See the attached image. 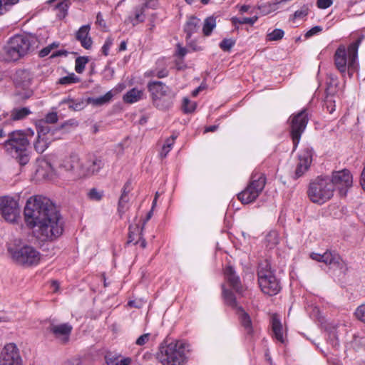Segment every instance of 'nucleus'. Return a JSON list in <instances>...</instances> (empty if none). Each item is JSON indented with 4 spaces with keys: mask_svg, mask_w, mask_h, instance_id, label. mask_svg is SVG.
Listing matches in <instances>:
<instances>
[{
    "mask_svg": "<svg viewBox=\"0 0 365 365\" xmlns=\"http://www.w3.org/2000/svg\"><path fill=\"white\" fill-rule=\"evenodd\" d=\"M24 219L29 227H37V237L43 241H53L63 231L61 215L52 201L43 195L29 197L24 210Z\"/></svg>",
    "mask_w": 365,
    "mask_h": 365,
    "instance_id": "1",
    "label": "nucleus"
},
{
    "mask_svg": "<svg viewBox=\"0 0 365 365\" xmlns=\"http://www.w3.org/2000/svg\"><path fill=\"white\" fill-rule=\"evenodd\" d=\"M363 37L358 38L355 41L349 45L347 48L344 45H340L334 55V65L337 70L343 75L348 71L350 76L357 71L358 49L362 41Z\"/></svg>",
    "mask_w": 365,
    "mask_h": 365,
    "instance_id": "2",
    "label": "nucleus"
},
{
    "mask_svg": "<svg viewBox=\"0 0 365 365\" xmlns=\"http://www.w3.org/2000/svg\"><path fill=\"white\" fill-rule=\"evenodd\" d=\"M187 348L188 344L181 341L161 344L157 359L163 365H184L187 359Z\"/></svg>",
    "mask_w": 365,
    "mask_h": 365,
    "instance_id": "3",
    "label": "nucleus"
},
{
    "mask_svg": "<svg viewBox=\"0 0 365 365\" xmlns=\"http://www.w3.org/2000/svg\"><path fill=\"white\" fill-rule=\"evenodd\" d=\"M29 140L21 130L9 133L8 140L4 143L6 151L15 158L21 165H25L29 161Z\"/></svg>",
    "mask_w": 365,
    "mask_h": 365,
    "instance_id": "4",
    "label": "nucleus"
},
{
    "mask_svg": "<svg viewBox=\"0 0 365 365\" xmlns=\"http://www.w3.org/2000/svg\"><path fill=\"white\" fill-rule=\"evenodd\" d=\"M334 192V185L329 176H318L312 180L307 189L309 199L318 205H322L329 200Z\"/></svg>",
    "mask_w": 365,
    "mask_h": 365,
    "instance_id": "5",
    "label": "nucleus"
},
{
    "mask_svg": "<svg viewBox=\"0 0 365 365\" xmlns=\"http://www.w3.org/2000/svg\"><path fill=\"white\" fill-rule=\"evenodd\" d=\"M36 42L32 36L16 35L11 37L4 48L5 59L9 61L20 59L34 49Z\"/></svg>",
    "mask_w": 365,
    "mask_h": 365,
    "instance_id": "6",
    "label": "nucleus"
},
{
    "mask_svg": "<svg viewBox=\"0 0 365 365\" xmlns=\"http://www.w3.org/2000/svg\"><path fill=\"white\" fill-rule=\"evenodd\" d=\"M265 185V175L257 170L253 171L248 185L237 195L238 200L243 204L253 202L262 192Z\"/></svg>",
    "mask_w": 365,
    "mask_h": 365,
    "instance_id": "7",
    "label": "nucleus"
},
{
    "mask_svg": "<svg viewBox=\"0 0 365 365\" xmlns=\"http://www.w3.org/2000/svg\"><path fill=\"white\" fill-rule=\"evenodd\" d=\"M257 277L259 287L264 294L274 296L281 290L279 281L271 270L270 264L267 261L259 264Z\"/></svg>",
    "mask_w": 365,
    "mask_h": 365,
    "instance_id": "8",
    "label": "nucleus"
},
{
    "mask_svg": "<svg viewBox=\"0 0 365 365\" xmlns=\"http://www.w3.org/2000/svg\"><path fill=\"white\" fill-rule=\"evenodd\" d=\"M8 252L16 263L24 267L37 265L41 257V253L37 250L28 245L21 247H9Z\"/></svg>",
    "mask_w": 365,
    "mask_h": 365,
    "instance_id": "9",
    "label": "nucleus"
},
{
    "mask_svg": "<svg viewBox=\"0 0 365 365\" xmlns=\"http://www.w3.org/2000/svg\"><path fill=\"white\" fill-rule=\"evenodd\" d=\"M154 105L162 110L168 109L173 105V95L171 89L161 81H151L148 84Z\"/></svg>",
    "mask_w": 365,
    "mask_h": 365,
    "instance_id": "10",
    "label": "nucleus"
},
{
    "mask_svg": "<svg viewBox=\"0 0 365 365\" xmlns=\"http://www.w3.org/2000/svg\"><path fill=\"white\" fill-rule=\"evenodd\" d=\"M308 120L306 109H303L298 113L292 115L290 132L294 144V149H296L299 142L301 135L307 127Z\"/></svg>",
    "mask_w": 365,
    "mask_h": 365,
    "instance_id": "11",
    "label": "nucleus"
},
{
    "mask_svg": "<svg viewBox=\"0 0 365 365\" xmlns=\"http://www.w3.org/2000/svg\"><path fill=\"white\" fill-rule=\"evenodd\" d=\"M330 180L334 185V188L336 187L339 190L341 197L346 195L348 189L351 187L353 184L352 175L347 169L332 172Z\"/></svg>",
    "mask_w": 365,
    "mask_h": 365,
    "instance_id": "12",
    "label": "nucleus"
},
{
    "mask_svg": "<svg viewBox=\"0 0 365 365\" xmlns=\"http://www.w3.org/2000/svg\"><path fill=\"white\" fill-rule=\"evenodd\" d=\"M0 212L6 221L16 222L20 213L18 202L9 196L0 197Z\"/></svg>",
    "mask_w": 365,
    "mask_h": 365,
    "instance_id": "13",
    "label": "nucleus"
},
{
    "mask_svg": "<svg viewBox=\"0 0 365 365\" xmlns=\"http://www.w3.org/2000/svg\"><path fill=\"white\" fill-rule=\"evenodd\" d=\"M0 365H21L19 351L15 344L4 346L1 353Z\"/></svg>",
    "mask_w": 365,
    "mask_h": 365,
    "instance_id": "14",
    "label": "nucleus"
},
{
    "mask_svg": "<svg viewBox=\"0 0 365 365\" xmlns=\"http://www.w3.org/2000/svg\"><path fill=\"white\" fill-rule=\"evenodd\" d=\"M311 258L317 262H324L330 268H341L343 261L340 256L335 252L327 251L324 254L312 253Z\"/></svg>",
    "mask_w": 365,
    "mask_h": 365,
    "instance_id": "15",
    "label": "nucleus"
},
{
    "mask_svg": "<svg viewBox=\"0 0 365 365\" xmlns=\"http://www.w3.org/2000/svg\"><path fill=\"white\" fill-rule=\"evenodd\" d=\"M313 150L310 148H304L299 155V163L297 165L294 178L302 176L309 169L312 161Z\"/></svg>",
    "mask_w": 365,
    "mask_h": 365,
    "instance_id": "16",
    "label": "nucleus"
},
{
    "mask_svg": "<svg viewBox=\"0 0 365 365\" xmlns=\"http://www.w3.org/2000/svg\"><path fill=\"white\" fill-rule=\"evenodd\" d=\"M72 329V326L68 323L60 324H51L48 330L53 334L56 339H58L61 343L66 344L69 340V336Z\"/></svg>",
    "mask_w": 365,
    "mask_h": 365,
    "instance_id": "17",
    "label": "nucleus"
},
{
    "mask_svg": "<svg viewBox=\"0 0 365 365\" xmlns=\"http://www.w3.org/2000/svg\"><path fill=\"white\" fill-rule=\"evenodd\" d=\"M104 163L100 158L93 157L88 159L80 166V175L88 176L98 173L103 167Z\"/></svg>",
    "mask_w": 365,
    "mask_h": 365,
    "instance_id": "18",
    "label": "nucleus"
},
{
    "mask_svg": "<svg viewBox=\"0 0 365 365\" xmlns=\"http://www.w3.org/2000/svg\"><path fill=\"white\" fill-rule=\"evenodd\" d=\"M225 275L229 285L242 297L246 291V288L241 284L240 277L236 274L234 268L231 266L226 267Z\"/></svg>",
    "mask_w": 365,
    "mask_h": 365,
    "instance_id": "19",
    "label": "nucleus"
},
{
    "mask_svg": "<svg viewBox=\"0 0 365 365\" xmlns=\"http://www.w3.org/2000/svg\"><path fill=\"white\" fill-rule=\"evenodd\" d=\"M90 29V25L86 24L80 27L76 33V40L81 43L82 47L88 50L91 48L93 44V41L89 36Z\"/></svg>",
    "mask_w": 365,
    "mask_h": 365,
    "instance_id": "20",
    "label": "nucleus"
},
{
    "mask_svg": "<svg viewBox=\"0 0 365 365\" xmlns=\"http://www.w3.org/2000/svg\"><path fill=\"white\" fill-rule=\"evenodd\" d=\"M83 165L80 163V158L76 154H72L66 158L61 164V167L67 171H74L80 175V166Z\"/></svg>",
    "mask_w": 365,
    "mask_h": 365,
    "instance_id": "21",
    "label": "nucleus"
},
{
    "mask_svg": "<svg viewBox=\"0 0 365 365\" xmlns=\"http://www.w3.org/2000/svg\"><path fill=\"white\" fill-rule=\"evenodd\" d=\"M237 314L239 318L241 326L244 328L245 331L247 335L252 336L253 334V327L251 318L248 313H247L242 307H239L237 311Z\"/></svg>",
    "mask_w": 365,
    "mask_h": 365,
    "instance_id": "22",
    "label": "nucleus"
},
{
    "mask_svg": "<svg viewBox=\"0 0 365 365\" xmlns=\"http://www.w3.org/2000/svg\"><path fill=\"white\" fill-rule=\"evenodd\" d=\"M200 26L201 21L200 19L195 16H190L184 26V31L186 34V39L188 40L191 38L193 34L197 32Z\"/></svg>",
    "mask_w": 365,
    "mask_h": 365,
    "instance_id": "23",
    "label": "nucleus"
},
{
    "mask_svg": "<svg viewBox=\"0 0 365 365\" xmlns=\"http://www.w3.org/2000/svg\"><path fill=\"white\" fill-rule=\"evenodd\" d=\"M36 129L38 138H55V132L59 129H52L51 127L43 120L36 123Z\"/></svg>",
    "mask_w": 365,
    "mask_h": 365,
    "instance_id": "24",
    "label": "nucleus"
},
{
    "mask_svg": "<svg viewBox=\"0 0 365 365\" xmlns=\"http://www.w3.org/2000/svg\"><path fill=\"white\" fill-rule=\"evenodd\" d=\"M31 76L29 71L26 70H19L14 76L16 84L22 88H26L30 85Z\"/></svg>",
    "mask_w": 365,
    "mask_h": 365,
    "instance_id": "25",
    "label": "nucleus"
},
{
    "mask_svg": "<svg viewBox=\"0 0 365 365\" xmlns=\"http://www.w3.org/2000/svg\"><path fill=\"white\" fill-rule=\"evenodd\" d=\"M146 8V5H142L140 6H137L134 9L133 15H130L128 16V21L133 24V26H136L137 24L142 23L145 19V10Z\"/></svg>",
    "mask_w": 365,
    "mask_h": 365,
    "instance_id": "26",
    "label": "nucleus"
},
{
    "mask_svg": "<svg viewBox=\"0 0 365 365\" xmlns=\"http://www.w3.org/2000/svg\"><path fill=\"white\" fill-rule=\"evenodd\" d=\"M113 97L112 91L107 92L104 96L93 98L88 97L86 99L87 104H91L93 106H101L110 102Z\"/></svg>",
    "mask_w": 365,
    "mask_h": 365,
    "instance_id": "27",
    "label": "nucleus"
},
{
    "mask_svg": "<svg viewBox=\"0 0 365 365\" xmlns=\"http://www.w3.org/2000/svg\"><path fill=\"white\" fill-rule=\"evenodd\" d=\"M272 329L276 339L281 343H284V338L282 332V325L277 316H273L272 318Z\"/></svg>",
    "mask_w": 365,
    "mask_h": 365,
    "instance_id": "28",
    "label": "nucleus"
},
{
    "mask_svg": "<svg viewBox=\"0 0 365 365\" xmlns=\"http://www.w3.org/2000/svg\"><path fill=\"white\" fill-rule=\"evenodd\" d=\"M61 104H66L70 110L79 111L86 107V103L83 99L65 98L61 101Z\"/></svg>",
    "mask_w": 365,
    "mask_h": 365,
    "instance_id": "29",
    "label": "nucleus"
},
{
    "mask_svg": "<svg viewBox=\"0 0 365 365\" xmlns=\"http://www.w3.org/2000/svg\"><path fill=\"white\" fill-rule=\"evenodd\" d=\"M31 112L29 108H15L11 111V119L14 121L23 120L26 118Z\"/></svg>",
    "mask_w": 365,
    "mask_h": 365,
    "instance_id": "30",
    "label": "nucleus"
},
{
    "mask_svg": "<svg viewBox=\"0 0 365 365\" xmlns=\"http://www.w3.org/2000/svg\"><path fill=\"white\" fill-rule=\"evenodd\" d=\"M56 138H38L34 143V149L38 153H43Z\"/></svg>",
    "mask_w": 365,
    "mask_h": 365,
    "instance_id": "31",
    "label": "nucleus"
},
{
    "mask_svg": "<svg viewBox=\"0 0 365 365\" xmlns=\"http://www.w3.org/2000/svg\"><path fill=\"white\" fill-rule=\"evenodd\" d=\"M222 295L225 302V304L230 307H231L233 309L238 310L239 307H241L238 305L236 297L232 293V291L227 289L225 288H223L222 289Z\"/></svg>",
    "mask_w": 365,
    "mask_h": 365,
    "instance_id": "32",
    "label": "nucleus"
},
{
    "mask_svg": "<svg viewBox=\"0 0 365 365\" xmlns=\"http://www.w3.org/2000/svg\"><path fill=\"white\" fill-rule=\"evenodd\" d=\"M143 92L136 88H132L123 96V101L127 103H133L138 101L142 96Z\"/></svg>",
    "mask_w": 365,
    "mask_h": 365,
    "instance_id": "33",
    "label": "nucleus"
},
{
    "mask_svg": "<svg viewBox=\"0 0 365 365\" xmlns=\"http://www.w3.org/2000/svg\"><path fill=\"white\" fill-rule=\"evenodd\" d=\"M216 27V19L211 16L206 18L202 26V33L205 36L211 35L213 29Z\"/></svg>",
    "mask_w": 365,
    "mask_h": 365,
    "instance_id": "34",
    "label": "nucleus"
},
{
    "mask_svg": "<svg viewBox=\"0 0 365 365\" xmlns=\"http://www.w3.org/2000/svg\"><path fill=\"white\" fill-rule=\"evenodd\" d=\"M257 16H255L253 17H243V18H232V23L233 25L236 26L237 24H250L253 25L257 20Z\"/></svg>",
    "mask_w": 365,
    "mask_h": 365,
    "instance_id": "35",
    "label": "nucleus"
},
{
    "mask_svg": "<svg viewBox=\"0 0 365 365\" xmlns=\"http://www.w3.org/2000/svg\"><path fill=\"white\" fill-rule=\"evenodd\" d=\"M88 62V58L86 56H79L75 61V70L78 73H81L85 69L86 63Z\"/></svg>",
    "mask_w": 365,
    "mask_h": 365,
    "instance_id": "36",
    "label": "nucleus"
},
{
    "mask_svg": "<svg viewBox=\"0 0 365 365\" xmlns=\"http://www.w3.org/2000/svg\"><path fill=\"white\" fill-rule=\"evenodd\" d=\"M80 81V78L75 75V73H72L69 75L62 77L58 80V83L61 85H70L72 83H78Z\"/></svg>",
    "mask_w": 365,
    "mask_h": 365,
    "instance_id": "37",
    "label": "nucleus"
},
{
    "mask_svg": "<svg viewBox=\"0 0 365 365\" xmlns=\"http://www.w3.org/2000/svg\"><path fill=\"white\" fill-rule=\"evenodd\" d=\"M284 32L280 29H275L272 32L267 34V39L269 41H279L284 36Z\"/></svg>",
    "mask_w": 365,
    "mask_h": 365,
    "instance_id": "38",
    "label": "nucleus"
},
{
    "mask_svg": "<svg viewBox=\"0 0 365 365\" xmlns=\"http://www.w3.org/2000/svg\"><path fill=\"white\" fill-rule=\"evenodd\" d=\"M103 196V191H100L96 188L91 189L88 192V197L90 200L100 201Z\"/></svg>",
    "mask_w": 365,
    "mask_h": 365,
    "instance_id": "39",
    "label": "nucleus"
},
{
    "mask_svg": "<svg viewBox=\"0 0 365 365\" xmlns=\"http://www.w3.org/2000/svg\"><path fill=\"white\" fill-rule=\"evenodd\" d=\"M196 108V103L190 101L187 98H183L182 109L185 113H192Z\"/></svg>",
    "mask_w": 365,
    "mask_h": 365,
    "instance_id": "40",
    "label": "nucleus"
},
{
    "mask_svg": "<svg viewBox=\"0 0 365 365\" xmlns=\"http://www.w3.org/2000/svg\"><path fill=\"white\" fill-rule=\"evenodd\" d=\"M235 41L231 38H224L220 43V48L224 51H229L235 45Z\"/></svg>",
    "mask_w": 365,
    "mask_h": 365,
    "instance_id": "41",
    "label": "nucleus"
},
{
    "mask_svg": "<svg viewBox=\"0 0 365 365\" xmlns=\"http://www.w3.org/2000/svg\"><path fill=\"white\" fill-rule=\"evenodd\" d=\"M113 38L111 37H108L102 46L101 51L104 56H107L109 53V50L113 45Z\"/></svg>",
    "mask_w": 365,
    "mask_h": 365,
    "instance_id": "42",
    "label": "nucleus"
},
{
    "mask_svg": "<svg viewBox=\"0 0 365 365\" xmlns=\"http://www.w3.org/2000/svg\"><path fill=\"white\" fill-rule=\"evenodd\" d=\"M355 315L359 320L365 323V304L358 307L355 312Z\"/></svg>",
    "mask_w": 365,
    "mask_h": 365,
    "instance_id": "43",
    "label": "nucleus"
},
{
    "mask_svg": "<svg viewBox=\"0 0 365 365\" xmlns=\"http://www.w3.org/2000/svg\"><path fill=\"white\" fill-rule=\"evenodd\" d=\"M266 240L269 242V244L272 246L278 243V236L277 233L275 231H271L266 236Z\"/></svg>",
    "mask_w": 365,
    "mask_h": 365,
    "instance_id": "44",
    "label": "nucleus"
},
{
    "mask_svg": "<svg viewBox=\"0 0 365 365\" xmlns=\"http://www.w3.org/2000/svg\"><path fill=\"white\" fill-rule=\"evenodd\" d=\"M309 7L304 5L300 9L296 11L294 14V19H303L308 14Z\"/></svg>",
    "mask_w": 365,
    "mask_h": 365,
    "instance_id": "45",
    "label": "nucleus"
},
{
    "mask_svg": "<svg viewBox=\"0 0 365 365\" xmlns=\"http://www.w3.org/2000/svg\"><path fill=\"white\" fill-rule=\"evenodd\" d=\"M128 201V197L126 195L121 194L119 201H118V210L119 212H124V207L125 205Z\"/></svg>",
    "mask_w": 365,
    "mask_h": 365,
    "instance_id": "46",
    "label": "nucleus"
},
{
    "mask_svg": "<svg viewBox=\"0 0 365 365\" xmlns=\"http://www.w3.org/2000/svg\"><path fill=\"white\" fill-rule=\"evenodd\" d=\"M334 103V101L332 100L331 97L327 96L324 102V106L329 113H332L335 110V105Z\"/></svg>",
    "mask_w": 365,
    "mask_h": 365,
    "instance_id": "47",
    "label": "nucleus"
},
{
    "mask_svg": "<svg viewBox=\"0 0 365 365\" xmlns=\"http://www.w3.org/2000/svg\"><path fill=\"white\" fill-rule=\"evenodd\" d=\"M43 120L46 122L47 124L55 123L58 120L57 113L55 112L49 113L46 115L45 119Z\"/></svg>",
    "mask_w": 365,
    "mask_h": 365,
    "instance_id": "48",
    "label": "nucleus"
},
{
    "mask_svg": "<svg viewBox=\"0 0 365 365\" xmlns=\"http://www.w3.org/2000/svg\"><path fill=\"white\" fill-rule=\"evenodd\" d=\"M106 362L108 365H117L119 358L111 354H108L105 356Z\"/></svg>",
    "mask_w": 365,
    "mask_h": 365,
    "instance_id": "49",
    "label": "nucleus"
},
{
    "mask_svg": "<svg viewBox=\"0 0 365 365\" xmlns=\"http://www.w3.org/2000/svg\"><path fill=\"white\" fill-rule=\"evenodd\" d=\"M332 0H317V7L322 9H325L331 6Z\"/></svg>",
    "mask_w": 365,
    "mask_h": 365,
    "instance_id": "50",
    "label": "nucleus"
},
{
    "mask_svg": "<svg viewBox=\"0 0 365 365\" xmlns=\"http://www.w3.org/2000/svg\"><path fill=\"white\" fill-rule=\"evenodd\" d=\"M322 31V26H315L312 27L310 30H309L306 33L305 36L306 37H311V36H312L319 33Z\"/></svg>",
    "mask_w": 365,
    "mask_h": 365,
    "instance_id": "51",
    "label": "nucleus"
},
{
    "mask_svg": "<svg viewBox=\"0 0 365 365\" xmlns=\"http://www.w3.org/2000/svg\"><path fill=\"white\" fill-rule=\"evenodd\" d=\"M150 334H144L139 336L136 340V344L139 346L144 345L145 343H147L149 340Z\"/></svg>",
    "mask_w": 365,
    "mask_h": 365,
    "instance_id": "52",
    "label": "nucleus"
},
{
    "mask_svg": "<svg viewBox=\"0 0 365 365\" xmlns=\"http://www.w3.org/2000/svg\"><path fill=\"white\" fill-rule=\"evenodd\" d=\"M70 4L68 0H63L57 4L56 8L63 12L66 11Z\"/></svg>",
    "mask_w": 365,
    "mask_h": 365,
    "instance_id": "53",
    "label": "nucleus"
},
{
    "mask_svg": "<svg viewBox=\"0 0 365 365\" xmlns=\"http://www.w3.org/2000/svg\"><path fill=\"white\" fill-rule=\"evenodd\" d=\"M177 138V135H172L170 138H167L165 140V142L163 145L164 147L168 148L171 150L173 145L174 144V142Z\"/></svg>",
    "mask_w": 365,
    "mask_h": 365,
    "instance_id": "54",
    "label": "nucleus"
},
{
    "mask_svg": "<svg viewBox=\"0 0 365 365\" xmlns=\"http://www.w3.org/2000/svg\"><path fill=\"white\" fill-rule=\"evenodd\" d=\"M19 0H2V6H5V12H6L10 6L17 4Z\"/></svg>",
    "mask_w": 365,
    "mask_h": 365,
    "instance_id": "55",
    "label": "nucleus"
},
{
    "mask_svg": "<svg viewBox=\"0 0 365 365\" xmlns=\"http://www.w3.org/2000/svg\"><path fill=\"white\" fill-rule=\"evenodd\" d=\"M96 24L103 28H106V22H105L104 19H103V16L101 12H98L96 15Z\"/></svg>",
    "mask_w": 365,
    "mask_h": 365,
    "instance_id": "56",
    "label": "nucleus"
},
{
    "mask_svg": "<svg viewBox=\"0 0 365 365\" xmlns=\"http://www.w3.org/2000/svg\"><path fill=\"white\" fill-rule=\"evenodd\" d=\"M140 244V247L145 248L146 247V241L143 237V230H140L139 233V240L135 242V244Z\"/></svg>",
    "mask_w": 365,
    "mask_h": 365,
    "instance_id": "57",
    "label": "nucleus"
},
{
    "mask_svg": "<svg viewBox=\"0 0 365 365\" xmlns=\"http://www.w3.org/2000/svg\"><path fill=\"white\" fill-rule=\"evenodd\" d=\"M68 53V51L66 50H59V51H57L53 53L52 55L51 56V58H55V57L61 56H67Z\"/></svg>",
    "mask_w": 365,
    "mask_h": 365,
    "instance_id": "58",
    "label": "nucleus"
},
{
    "mask_svg": "<svg viewBox=\"0 0 365 365\" xmlns=\"http://www.w3.org/2000/svg\"><path fill=\"white\" fill-rule=\"evenodd\" d=\"M130 181H127L125 185H123V190H122V194L123 195H128L130 190Z\"/></svg>",
    "mask_w": 365,
    "mask_h": 365,
    "instance_id": "59",
    "label": "nucleus"
},
{
    "mask_svg": "<svg viewBox=\"0 0 365 365\" xmlns=\"http://www.w3.org/2000/svg\"><path fill=\"white\" fill-rule=\"evenodd\" d=\"M51 51V49L48 46L40 51L39 56H40V57H45L46 56H48Z\"/></svg>",
    "mask_w": 365,
    "mask_h": 365,
    "instance_id": "60",
    "label": "nucleus"
},
{
    "mask_svg": "<svg viewBox=\"0 0 365 365\" xmlns=\"http://www.w3.org/2000/svg\"><path fill=\"white\" fill-rule=\"evenodd\" d=\"M153 210L151 209L148 213L146 215V217L145 218V220H143V225L141 227V230H143L144 229V227H145V225L147 223V222L153 216Z\"/></svg>",
    "mask_w": 365,
    "mask_h": 365,
    "instance_id": "61",
    "label": "nucleus"
},
{
    "mask_svg": "<svg viewBox=\"0 0 365 365\" xmlns=\"http://www.w3.org/2000/svg\"><path fill=\"white\" fill-rule=\"evenodd\" d=\"M131 361L130 358H125L123 359H118L117 365H129Z\"/></svg>",
    "mask_w": 365,
    "mask_h": 365,
    "instance_id": "62",
    "label": "nucleus"
},
{
    "mask_svg": "<svg viewBox=\"0 0 365 365\" xmlns=\"http://www.w3.org/2000/svg\"><path fill=\"white\" fill-rule=\"evenodd\" d=\"M168 75V71L165 69L160 70L157 72L156 76L159 78L166 77Z\"/></svg>",
    "mask_w": 365,
    "mask_h": 365,
    "instance_id": "63",
    "label": "nucleus"
},
{
    "mask_svg": "<svg viewBox=\"0 0 365 365\" xmlns=\"http://www.w3.org/2000/svg\"><path fill=\"white\" fill-rule=\"evenodd\" d=\"M177 53L179 56L183 57L187 53V50L185 48L178 46Z\"/></svg>",
    "mask_w": 365,
    "mask_h": 365,
    "instance_id": "64",
    "label": "nucleus"
}]
</instances>
